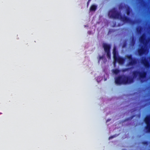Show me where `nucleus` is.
<instances>
[{"label": "nucleus", "instance_id": "obj_3", "mask_svg": "<svg viewBox=\"0 0 150 150\" xmlns=\"http://www.w3.org/2000/svg\"><path fill=\"white\" fill-rule=\"evenodd\" d=\"M113 53L114 59V62H113L114 65H115V63L116 61L118 62L119 64H122L124 62V60L123 58L121 57H117V53L116 51V48L115 47H114V48Z\"/></svg>", "mask_w": 150, "mask_h": 150}, {"label": "nucleus", "instance_id": "obj_15", "mask_svg": "<svg viewBox=\"0 0 150 150\" xmlns=\"http://www.w3.org/2000/svg\"><path fill=\"white\" fill-rule=\"evenodd\" d=\"M90 1V0L88 1V2H89Z\"/></svg>", "mask_w": 150, "mask_h": 150}, {"label": "nucleus", "instance_id": "obj_9", "mask_svg": "<svg viewBox=\"0 0 150 150\" xmlns=\"http://www.w3.org/2000/svg\"><path fill=\"white\" fill-rule=\"evenodd\" d=\"M96 8V6L94 5H92L90 8V10L91 11H95Z\"/></svg>", "mask_w": 150, "mask_h": 150}, {"label": "nucleus", "instance_id": "obj_13", "mask_svg": "<svg viewBox=\"0 0 150 150\" xmlns=\"http://www.w3.org/2000/svg\"><path fill=\"white\" fill-rule=\"evenodd\" d=\"M112 137H109V139H110L111 138H112Z\"/></svg>", "mask_w": 150, "mask_h": 150}, {"label": "nucleus", "instance_id": "obj_4", "mask_svg": "<svg viewBox=\"0 0 150 150\" xmlns=\"http://www.w3.org/2000/svg\"><path fill=\"white\" fill-rule=\"evenodd\" d=\"M103 47L105 51L107 53L108 57L109 58L110 56L109 53V50L110 47V45H109L105 44H104Z\"/></svg>", "mask_w": 150, "mask_h": 150}, {"label": "nucleus", "instance_id": "obj_11", "mask_svg": "<svg viewBox=\"0 0 150 150\" xmlns=\"http://www.w3.org/2000/svg\"><path fill=\"white\" fill-rule=\"evenodd\" d=\"M113 72L115 74H117L119 72L118 70L117 69H115L114 70H113Z\"/></svg>", "mask_w": 150, "mask_h": 150}, {"label": "nucleus", "instance_id": "obj_8", "mask_svg": "<svg viewBox=\"0 0 150 150\" xmlns=\"http://www.w3.org/2000/svg\"><path fill=\"white\" fill-rule=\"evenodd\" d=\"M127 59L129 61V65H132L135 63L134 60L132 59L131 56H127L126 57Z\"/></svg>", "mask_w": 150, "mask_h": 150}, {"label": "nucleus", "instance_id": "obj_1", "mask_svg": "<svg viewBox=\"0 0 150 150\" xmlns=\"http://www.w3.org/2000/svg\"><path fill=\"white\" fill-rule=\"evenodd\" d=\"M139 41L144 45V47H142L139 50V53L140 54H145L147 52V50L146 47V45L147 42V40L145 39L144 35H143L139 39Z\"/></svg>", "mask_w": 150, "mask_h": 150}, {"label": "nucleus", "instance_id": "obj_10", "mask_svg": "<svg viewBox=\"0 0 150 150\" xmlns=\"http://www.w3.org/2000/svg\"><path fill=\"white\" fill-rule=\"evenodd\" d=\"M140 76L141 78L144 77L145 76V73H143V74L139 75Z\"/></svg>", "mask_w": 150, "mask_h": 150}, {"label": "nucleus", "instance_id": "obj_6", "mask_svg": "<svg viewBox=\"0 0 150 150\" xmlns=\"http://www.w3.org/2000/svg\"><path fill=\"white\" fill-rule=\"evenodd\" d=\"M116 14V13L114 10L111 11L109 12L108 15L110 18H118V17L117 16Z\"/></svg>", "mask_w": 150, "mask_h": 150}, {"label": "nucleus", "instance_id": "obj_12", "mask_svg": "<svg viewBox=\"0 0 150 150\" xmlns=\"http://www.w3.org/2000/svg\"><path fill=\"white\" fill-rule=\"evenodd\" d=\"M124 21H126V18H125V19L124 20Z\"/></svg>", "mask_w": 150, "mask_h": 150}, {"label": "nucleus", "instance_id": "obj_14", "mask_svg": "<svg viewBox=\"0 0 150 150\" xmlns=\"http://www.w3.org/2000/svg\"><path fill=\"white\" fill-rule=\"evenodd\" d=\"M127 15H128V14H129V13H128V12H127Z\"/></svg>", "mask_w": 150, "mask_h": 150}, {"label": "nucleus", "instance_id": "obj_5", "mask_svg": "<svg viewBox=\"0 0 150 150\" xmlns=\"http://www.w3.org/2000/svg\"><path fill=\"white\" fill-rule=\"evenodd\" d=\"M145 121L147 125L146 129L149 132L150 131V116H147L145 119Z\"/></svg>", "mask_w": 150, "mask_h": 150}, {"label": "nucleus", "instance_id": "obj_2", "mask_svg": "<svg viewBox=\"0 0 150 150\" xmlns=\"http://www.w3.org/2000/svg\"><path fill=\"white\" fill-rule=\"evenodd\" d=\"M132 82V79L128 78L125 76L119 77L115 80V82L116 84H120L121 83L126 84Z\"/></svg>", "mask_w": 150, "mask_h": 150}, {"label": "nucleus", "instance_id": "obj_7", "mask_svg": "<svg viewBox=\"0 0 150 150\" xmlns=\"http://www.w3.org/2000/svg\"><path fill=\"white\" fill-rule=\"evenodd\" d=\"M142 63L146 67H148L149 66V64H150V59H148L146 60L144 59L142 60Z\"/></svg>", "mask_w": 150, "mask_h": 150}]
</instances>
